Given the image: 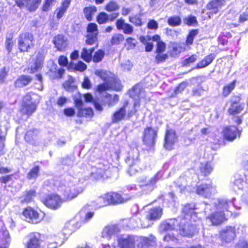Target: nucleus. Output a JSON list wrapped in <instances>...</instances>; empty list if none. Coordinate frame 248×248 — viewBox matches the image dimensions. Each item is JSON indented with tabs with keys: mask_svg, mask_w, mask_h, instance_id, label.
<instances>
[{
	"mask_svg": "<svg viewBox=\"0 0 248 248\" xmlns=\"http://www.w3.org/2000/svg\"><path fill=\"white\" fill-rule=\"evenodd\" d=\"M230 205H233L232 202H228L226 200H219L218 202L217 209L222 210L220 212H217L206 217V221L210 222L212 225H218L221 224L224 219V210L228 211Z\"/></svg>",
	"mask_w": 248,
	"mask_h": 248,
	"instance_id": "f257e3e1",
	"label": "nucleus"
},
{
	"mask_svg": "<svg viewBox=\"0 0 248 248\" xmlns=\"http://www.w3.org/2000/svg\"><path fill=\"white\" fill-rule=\"evenodd\" d=\"M125 162L128 165L127 173L131 176L140 171V161L139 158V152L137 148L132 149L128 154Z\"/></svg>",
	"mask_w": 248,
	"mask_h": 248,
	"instance_id": "f03ea898",
	"label": "nucleus"
},
{
	"mask_svg": "<svg viewBox=\"0 0 248 248\" xmlns=\"http://www.w3.org/2000/svg\"><path fill=\"white\" fill-rule=\"evenodd\" d=\"M158 180L157 175H155L152 177L143 175L138 178L139 186L146 193L151 192L154 189Z\"/></svg>",
	"mask_w": 248,
	"mask_h": 248,
	"instance_id": "7ed1b4c3",
	"label": "nucleus"
},
{
	"mask_svg": "<svg viewBox=\"0 0 248 248\" xmlns=\"http://www.w3.org/2000/svg\"><path fill=\"white\" fill-rule=\"evenodd\" d=\"M33 36L29 32L21 33L18 39V47L21 51H27L33 46Z\"/></svg>",
	"mask_w": 248,
	"mask_h": 248,
	"instance_id": "20e7f679",
	"label": "nucleus"
},
{
	"mask_svg": "<svg viewBox=\"0 0 248 248\" xmlns=\"http://www.w3.org/2000/svg\"><path fill=\"white\" fill-rule=\"evenodd\" d=\"M193 222L186 219H180L179 222V233L184 236L192 237L196 232Z\"/></svg>",
	"mask_w": 248,
	"mask_h": 248,
	"instance_id": "39448f33",
	"label": "nucleus"
},
{
	"mask_svg": "<svg viewBox=\"0 0 248 248\" xmlns=\"http://www.w3.org/2000/svg\"><path fill=\"white\" fill-rule=\"evenodd\" d=\"M111 89L114 91H119L121 89L120 81L115 78H111L107 82L98 86L97 91L102 92L106 90Z\"/></svg>",
	"mask_w": 248,
	"mask_h": 248,
	"instance_id": "423d86ee",
	"label": "nucleus"
},
{
	"mask_svg": "<svg viewBox=\"0 0 248 248\" xmlns=\"http://www.w3.org/2000/svg\"><path fill=\"white\" fill-rule=\"evenodd\" d=\"M235 237V228L228 226L220 232L219 238L223 244L231 242Z\"/></svg>",
	"mask_w": 248,
	"mask_h": 248,
	"instance_id": "0eeeda50",
	"label": "nucleus"
},
{
	"mask_svg": "<svg viewBox=\"0 0 248 248\" xmlns=\"http://www.w3.org/2000/svg\"><path fill=\"white\" fill-rule=\"evenodd\" d=\"M156 136L157 131L156 130L152 127H147L145 129L144 131L143 142L149 147L153 146L155 144Z\"/></svg>",
	"mask_w": 248,
	"mask_h": 248,
	"instance_id": "6e6552de",
	"label": "nucleus"
},
{
	"mask_svg": "<svg viewBox=\"0 0 248 248\" xmlns=\"http://www.w3.org/2000/svg\"><path fill=\"white\" fill-rule=\"evenodd\" d=\"M108 169L107 164L103 162H98L95 166L92 167L91 175L95 179H99L103 177L106 170Z\"/></svg>",
	"mask_w": 248,
	"mask_h": 248,
	"instance_id": "1a4fd4ad",
	"label": "nucleus"
},
{
	"mask_svg": "<svg viewBox=\"0 0 248 248\" xmlns=\"http://www.w3.org/2000/svg\"><path fill=\"white\" fill-rule=\"evenodd\" d=\"M87 31L88 34L86 36V43L89 45H93L97 39V35L98 33L97 25L93 23L89 24Z\"/></svg>",
	"mask_w": 248,
	"mask_h": 248,
	"instance_id": "9d476101",
	"label": "nucleus"
},
{
	"mask_svg": "<svg viewBox=\"0 0 248 248\" xmlns=\"http://www.w3.org/2000/svg\"><path fill=\"white\" fill-rule=\"evenodd\" d=\"M62 202L63 201L59 195L51 194L46 197L44 201V203L48 208L56 209L60 207Z\"/></svg>",
	"mask_w": 248,
	"mask_h": 248,
	"instance_id": "9b49d317",
	"label": "nucleus"
},
{
	"mask_svg": "<svg viewBox=\"0 0 248 248\" xmlns=\"http://www.w3.org/2000/svg\"><path fill=\"white\" fill-rule=\"evenodd\" d=\"M83 191V189L78 186H72L66 187L63 189V197L65 200L70 201L76 198Z\"/></svg>",
	"mask_w": 248,
	"mask_h": 248,
	"instance_id": "f8f14e48",
	"label": "nucleus"
},
{
	"mask_svg": "<svg viewBox=\"0 0 248 248\" xmlns=\"http://www.w3.org/2000/svg\"><path fill=\"white\" fill-rule=\"evenodd\" d=\"M129 223L134 228H148L152 224L145 217H140L139 215H136L131 218Z\"/></svg>",
	"mask_w": 248,
	"mask_h": 248,
	"instance_id": "ddd939ff",
	"label": "nucleus"
},
{
	"mask_svg": "<svg viewBox=\"0 0 248 248\" xmlns=\"http://www.w3.org/2000/svg\"><path fill=\"white\" fill-rule=\"evenodd\" d=\"M120 248H134L135 237L134 235H122L118 239Z\"/></svg>",
	"mask_w": 248,
	"mask_h": 248,
	"instance_id": "4468645a",
	"label": "nucleus"
},
{
	"mask_svg": "<svg viewBox=\"0 0 248 248\" xmlns=\"http://www.w3.org/2000/svg\"><path fill=\"white\" fill-rule=\"evenodd\" d=\"M23 216L28 222L32 223H37L42 220L39 213L31 207L25 209L23 212Z\"/></svg>",
	"mask_w": 248,
	"mask_h": 248,
	"instance_id": "2eb2a0df",
	"label": "nucleus"
},
{
	"mask_svg": "<svg viewBox=\"0 0 248 248\" xmlns=\"http://www.w3.org/2000/svg\"><path fill=\"white\" fill-rule=\"evenodd\" d=\"M195 210V205L194 203H188L185 205L182 209L184 217L182 219H186L190 220L191 222H194L197 217Z\"/></svg>",
	"mask_w": 248,
	"mask_h": 248,
	"instance_id": "dca6fc26",
	"label": "nucleus"
},
{
	"mask_svg": "<svg viewBox=\"0 0 248 248\" xmlns=\"http://www.w3.org/2000/svg\"><path fill=\"white\" fill-rule=\"evenodd\" d=\"M215 188L210 184H202L199 186L196 189V193L205 198H209L215 193Z\"/></svg>",
	"mask_w": 248,
	"mask_h": 248,
	"instance_id": "f3484780",
	"label": "nucleus"
},
{
	"mask_svg": "<svg viewBox=\"0 0 248 248\" xmlns=\"http://www.w3.org/2000/svg\"><path fill=\"white\" fill-rule=\"evenodd\" d=\"M177 137L175 132L172 130H167L165 138L164 147L168 150H171L172 146L177 141Z\"/></svg>",
	"mask_w": 248,
	"mask_h": 248,
	"instance_id": "a211bd4d",
	"label": "nucleus"
},
{
	"mask_svg": "<svg viewBox=\"0 0 248 248\" xmlns=\"http://www.w3.org/2000/svg\"><path fill=\"white\" fill-rule=\"evenodd\" d=\"M41 0H16V4L20 7L25 6L30 11H35L39 6Z\"/></svg>",
	"mask_w": 248,
	"mask_h": 248,
	"instance_id": "6ab92c4d",
	"label": "nucleus"
},
{
	"mask_svg": "<svg viewBox=\"0 0 248 248\" xmlns=\"http://www.w3.org/2000/svg\"><path fill=\"white\" fill-rule=\"evenodd\" d=\"M107 198L108 205H116L124 203L126 200L123 198L122 195L116 192H109L107 194Z\"/></svg>",
	"mask_w": 248,
	"mask_h": 248,
	"instance_id": "aec40b11",
	"label": "nucleus"
},
{
	"mask_svg": "<svg viewBox=\"0 0 248 248\" xmlns=\"http://www.w3.org/2000/svg\"><path fill=\"white\" fill-rule=\"evenodd\" d=\"M144 91L143 90L142 85L140 84H138L136 85L132 89V90L130 91L129 94L130 97L136 99V97L139 99L145 98L146 99H149V97H147L145 95Z\"/></svg>",
	"mask_w": 248,
	"mask_h": 248,
	"instance_id": "412c9836",
	"label": "nucleus"
},
{
	"mask_svg": "<svg viewBox=\"0 0 248 248\" xmlns=\"http://www.w3.org/2000/svg\"><path fill=\"white\" fill-rule=\"evenodd\" d=\"M162 215V209L160 207H156L150 209L145 217L151 223V221L159 219Z\"/></svg>",
	"mask_w": 248,
	"mask_h": 248,
	"instance_id": "4be33fe9",
	"label": "nucleus"
},
{
	"mask_svg": "<svg viewBox=\"0 0 248 248\" xmlns=\"http://www.w3.org/2000/svg\"><path fill=\"white\" fill-rule=\"evenodd\" d=\"M116 25L118 30H123L124 33L131 34L134 31L133 27L130 24L125 23L124 19H119L116 23Z\"/></svg>",
	"mask_w": 248,
	"mask_h": 248,
	"instance_id": "5701e85b",
	"label": "nucleus"
},
{
	"mask_svg": "<svg viewBox=\"0 0 248 248\" xmlns=\"http://www.w3.org/2000/svg\"><path fill=\"white\" fill-rule=\"evenodd\" d=\"M40 234L33 233L30 234L29 241L27 243L26 248H40Z\"/></svg>",
	"mask_w": 248,
	"mask_h": 248,
	"instance_id": "b1692460",
	"label": "nucleus"
},
{
	"mask_svg": "<svg viewBox=\"0 0 248 248\" xmlns=\"http://www.w3.org/2000/svg\"><path fill=\"white\" fill-rule=\"evenodd\" d=\"M71 2V0H62L61 6L58 7L55 12L58 19H60L65 14L70 5Z\"/></svg>",
	"mask_w": 248,
	"mask_h": 248,
	"instance_id": "393cba45",
	"label": "nucleus"
},
{
	"mask_svg": "<svg viewBox=\"0 0 248 248\" xmlns=\"http://www.w3.org/2000/svg\"><path fill=\"white\" fill-rule=\"evenodd\" d=\"M238 133V130L236 127L232 126L224 129L223 135L226 140L232 141L236 138L237 133Z\"/></svg>",
	"mask_w": 248,
	"mask_h": 248,
	"instance_id": "a878e982",
	"label": "nucleus"
},
{
	"mask_svg": "<svg viewBox=\"0 0 248 248\" xmlns=\"http://www.w3.org/2000/svg\"><path fill=\"white\" fill-rule=\"evenodd\" d=\"M225 4L224 0H213L206 5V8L211 10L214 14H217L218 10Z\"/></svg>",
	"mask_w": 248,
	"mask_h": 248,
	"instance_id": "bb28decb",
	"label": "nucleus"
},
{
	"mask_svg": "<svg viewBox=\"0 0 248 248\" xmlns=\"http://www.w3.org/2000/svg\"><path fill=\"white\" fill-rule=\"evenodd\" d=\"M32 80L30 76L22 75L19 76L15 82V86L16 88H22L27 86Z\"/></svg>",
	"mask_w": 248,
	"mask_h": 248,
	"instance_id": "cd10ccee",
	"label": "nucleus"
},
{
	"mask_svg": "<svg viewBox=\"0 0 248 248\" xmlns=\"http://www.w3.org/2000/svg\"><path fill=\"white\" fill-rule=\"evenodd\" d=\"M127 105L128 103H125L122 108L113 114L112 118V122L113 123H117L124 119L126 116V108Z\"/></svg>",
	"mask_w": 248,
	"mask_h": 248,
	"instance_id": "c85d7f7f",
	"label": "nucleus"
},
{
	"mask_svg": "<svg viewBox=\"0 0 248 248\" xmlns=\"http://www.w3.org/2000/svg\"><path fill=\"white\" fill-rule=\"evenodd\" d=\"M44 59V56L42 53L39 52L37 54L34 62L31 67V73H34L42 67Z\"/></svg>",
	"mask_w": 248,
	"mask_h": 248,
	"instance_id": "c756f323",
	"label": "nucleus"
},
{
	"mask_svg": "<svg viewBox=\"0 0 248 248\" xmlns=\"http://www.w3.org/2000/svg\"><path fill=\"white\" fill-rule=\"evenodd\" d=\"M53 43L59 50H63L67 46L66 40L62 35H58L53 39Z\"/></svg>",
	"mask_w": 248,
	"mask_h": 248,
	"instance_id": "7c9ffc66",
	"label": "nucleus"
},
{
	"mask_svg": "<svg viewBox=\"0 0 248 248\" xmlns=\"http://www.w3.org/2000/svg\"><path fill=\"white\" fill-rule=\"evenodd\" d=\"M179 221L175 219H170L160 225V229L162 231L174 230L178 224Z\"/></svg>",
	"mask_w": 248,
	"mask_h": 248,
	"instance_id": "2f4dec72",
	"label": "nucleus"
},
{
	"mask_svg": "<svg viewBox=\"0 0 248 248\" xmlns=\"http://www.w3.org/2000/svg\"><path fill=\"white\" fill-rule=\"evenodd\" d=\"M216 55L214 53H211L204 58L203 60L199 62L196 65L195 68H203L209 65L215 59Z\"/></svg>",
	"mask_w": 248,
	"mask_h": 248,
	"instance_id": "473e14b6",
	"label": "nucleus"
},
{
	"mask_svg": "<svg viewBox=\"0 0 248 248\" xmlns=\"http://www.w3.org/2000/svg\"><path fill=\"white\" fill-rule=\"evenodd\" d=\"M119 229L117 225H113L106 227L103 230V237H110L111 236L119 232Z\"/></svg>",
	"mask_w": 248,
	"mask_h": 248,
	"instance_id": "72a5a7b5",
	"label": "nucleus"
},
{
	"mask_svg": "<svg viewBox=\"0 0 248 248\" xmlns=\"http://www.w3.org/2000/svg\"><path fill=\"white\" fill-rule=\"evenodd\" d=\"M35 191L34 190H30L27 191L26 194L20 197V201L21 203H29L32 201L35 197Z\"/></svg>",
	"mask_w": 248,
	"mask_h": 248,
	"instance_id": "f704fd0d",
	"label": "nucleus"
},
{
	"mask_svg": "<svg viewBox=\"0 0 248 248\" xmlns=\"http://www.w3.org/2000/svg\"><path fill=\"white\" fill-rule=\"evenodd\" d=\"M36 105L34 103H31V104H26L23 105L21 109V111L23 113L27 115H31L36 110Z\"/></svg>",
	"mask_w": 248,
	"mask_h": 248,
	"instance_id": "c9c22d12",
	"label": "nucleus"
},
{
	"mask_svg": "<svg viewBox=\"0 0 248 248\" xmlns=\"http://www.w3.org/2000/svg\"><path fill=\"white\" fill-rule=\"evenodd\" d=\"M142 14H137L129 17V21L136 26L141 27L144 24L142 21L141 16Z\"/></svg>",
	"mask_w": 248,
	"mask_h": 248,
	"instance_id": "e433bc0d",
	"label": "nucleus"
},
{
	"mask_svg": "<svg viewBox=\"0 0 248 248\" xmlns=\"http://www.w3.org/2000/svg\"><path fill=\"white\" fill-rule=\"evenodd\" d=\"M74 79L72 77H69L62 86L66 91L72 92L77 89V86L74 85Z\"/></svg>",
	"mask_w": 248,
	"mask_h": 248,
	"instance_id": "4c0bfd02",
	"label": "nucleus"
},
{
	"mask_svg": "<svg viewBox=\"0 0 248 248\" xmlns=\"http://www.w3.org/2000/svg\"><path fill=\"white\" fill-rule=\"evenodd\" d=\"M96 11L95 6L86 7L84 8L83 13L87 20L91 21L93 19V16Z\"/></svg>",
	"mask_w": 248,
	"mask_h": 248,
	"instance_id": "58836bf2",
	"label": "nucleus"
},
{
	"mask_svg": "<svg viewBox=\"0 0 248 248\" xmlns=\"http://www.w3.org/2000/svg\"><path fill=\"white\" fill-rule=\"evenodd\" d=\"M78 116L79 117H85L86 118H91L93 116V111L91 108H78Z\"/></svg>",
	"mask_w": 248,
	"mask_h": 248,
	"instance_id": "ea45409f",
	"label": "nucleus"
},
{
	"mask_svg": "<svg viewBox=\"0 0 248 248\" xmlns=\"http://www.w3.org/2000/svg\"><path fill=\"white\" fill-rule=\"evenodd\" d=\"M236 85V81L234 80L232 82L226 84L223 89L222 95L224 97H227L234 89Z\"/></svg>",
	"mask_w": 248,
	"mask_h": 248,
	"instance_id": "a19ab883",
	"label": "nucleus"
},
{
	"mask_svg": "<svg viewBox=\"0 0 248 248\" xmlns=\"http://www.w3.org/2000/svg\"><path fill=\"white\" fill-rule=\"evenodd\" d=\"M40 171L39 166H35L32 168L27 175V178L29 180H35L38 176Z\"/></svg>",
	"mask_w": 248,
	"mask_h": 248,
	"instance_id": "79ce46f5",
	"label": "nucleus"
},
{
	"mask_svg": "<svg viewBox=\"0 0 248 248\" xmlns=\"http://www.w3.org/2000/svg\"><path fill=\"white\" fill-rule=\"evenodd\" d=\"M181 18L178 16H171L168 19V23L171 26L175 27L179 26L181 25Z\"/></svg>",
	"mask_w": 248,
	"mask_h": 248,
	"instance_id": "37998d69",
	"label": "nucleus"
},
{
	"mask_svg": "<svg viewBox=\"0 0 248 248\" xmlns=\"http://www.w3.org/2000/svg\"><path fill=\"white\" fill-rule=\"evenodd\" d=\"M201 171L204 175H209L213 170V168L209 163L201 164L200 166Z\"/></svg>",
	"mask_w": 248,
	"mask_h": 248,
	"instance_id": "c03bdc74",
	"label": "nucleus"
},
{
	"mask_svg": "<svg viewBox=\"0 0 248 248\" xmlns=\"http://www.w3.org/2000/svg\"><path fill=\"white\" fill-rule=\"evenodd\" d=\"M93 50V48H90L89 50L86 48H83L81 52V58L86 62H90L92 59V54Z\"/></svg>",
	"mask_w": 248,
	"mask_h": 248,
	"instance_id": "a18cd8bd",
	"label": "nucleus"
},
{
	"mask_svg": "<svg viewBox=\"0 0 248 248\" xmlns=\"http://www.w3.org/2000/svg\"><path fill=\"white\" fill-rule=\"evenodd\" d=\"M184 23L188 26H196L198 25V21L196 16H189L183 18Z\"/></svg>",
	"mask_w": 248,
	"mask_h": 248,
	"instance_id": "49530a36",
	"label": "nucleus"
},
{
	"mask_svg": "<svg viewBox=\"0 0 248 248\" xmlns=\"http://www.w3.org/2000/svg\"><path fill=\"white\" fill-rule=\"evenodd\" d=\"M95 202L96 203V208H101L102 207L108 205V199L107 198V194L104 195L103 196L99 197L96 199Z\"/></svg>",
	"mask_w": 248,
	"mask_h": 248,
	"instance_id": "de8ad7c7",
	"label": "nucleus"
},
{
	"mask_svg": "<svg viewBox=\"0 0 248 248\" xmlns=\"http://www.w3.org/2000/svg\"><path fill=\"white\" fill-rule=\"evenodd\" d=\"M243 108V107L240 104H231L228 111L230 114L233 115L239 113Z\"/></svg>",
	"mask_w": 248,
	"mask_h": 248,
	"instance_id": "09e8293b",
	"label": "nucleus"
},
{
	"mask_svg": "<svg viewBox=\"0 0 248 248\" xmlns=\"http://www.w3.org/2000/svg\"><path fill=\"white\" fill-rule=\"evenodd\" d=\"M199 31L198 29H193L190 31L186 39V44L188 45L192 44L195 37L198 34Z\"/></svg>",
	"mask_w": 248,
	"mask_h": 248,
	"instance_id": "8fccbe9b",
	"label": "nucleus"
},
{
	"mask_svg": "<svg viewBox=\"0 0 248 248\" xmlns=\"http://www.w3.org/2000/svg\"><path fill=\"white\" fill-rule=\"evenodd\" d=\"M124 40V36L122 34H115L113 35L111 40V44L112 45H118L123 42Z\"/></svg>",
	"mask_w": 248,
	"mask_h": 248,
	"instance_id": "3c124183",
	"label": "nucleus"
},
{
	"mask_svg": "<svg viewBox=\"0 0 248 248\" xmlns=\"http://www.w3.org/2000/svg\"><path fill=\"white\" fill-rule=\"evenodd\" d=\"M37 134L38 130L37 129H33L32 130H30L26 133L25 136V139L28 142L34 140Z\"/></svg>",
	"mask_w": 248,
	"mask_h": 248,
	"instance_id": "603ef678",
	"label": "nucleus"
},
{
	"mask_svg": "<svg viewBox=\"0 0 248 248\" xmlns=\"http://www.w3.org/2000/svg\"><path fill=\"white\" fill-rule=\"evenodd\" d=\"M95 74L97 76L99 77L101 79L107 82L109 78H110L111 77H109L107 71L102 70H97L95 72Z\"/></svg>",
	"mask_w": 248,
	"mask_h": 248,
	"instance_id": "864d4df0",
	"label": "nucleus"
},
{
	"mask_svg": "<svg viewBox=\"0 0 248 248\" xmlns=\"http://www.w3.org/2000/svg\"><path fill=\"white\" fill-rule=\"evenodd\" d=\"M204 92V90L202 86L201 85H198L192 89L191 94L193 96L199 97L202 96Z\"/></svg>",
	"mask_w": 248,
	"mask_h": 248,
	"instance_id": "5fc2aeb1",
	"label": "nucleus"
},
{
	"mask_svg": "<svg viewBox=\"0 0 248 248\" xmlns=\"http://www.w3.org/2000/svg\"><path fill=\"white\" fill-rule=\"evenodd\" d=\"M73 99L74 100L76 107L77 108H78L82 107L83 102L82 100V95L80 93H76L73 97Z\"/></svg>",
	"mask_w": 248,
	"mask_h": 248,
	"instance_id": "6e6d98bb",
	"label": "nucleus"
},
{
	"mask_svg": "<svg viewBox=\"0 0 248 248\" xmlns=\"http://www.w3.org/2000/svg\"><path fill=\"white\" fill-rule=\"evenodd\" d=\"M119 9V5L114 1H110L106 6V10L108 12H113Z\"/></svg>",
	"mask_w": 248,
	"mask_h": 248,
	"instance_id": "4d7b16f0",
	"label": "nucleus"
},
{
	"mask_svg": "<svg viewBox=\"0 0 248 248\" xmlns=\"http://www.w3.org/2000/svg\"><path fill=\"white\" fill-rule=\"evenodd\" d=\"M108 15L105 12L100 13L97 16V21L99 24H104L108 20Z\"/></svg>",
	"mask_w": 248,
	"mask_h": 248,
	"instance_id": "13d9d810",
	"label": "nucleus"
},
{
	"mask_svg": "<svg viewBox=\"0 0 248 248\" xmlns=\"http://www.w3.org/2000/svg\"><path fill=\"white\" fill-rule=\"evenodd\" d=\"M73 225L70 223H68L65 224L63 229L62 230V233L63 235L66 236L67 235H69L71 234L74 231L73 229Z\"/></svg>",
	"mask_w": 248,
	"mask_h": 248,
	"instance_id": "bf43d9fd",
	"label": "nucleus"
},
{
	"mask_svg": "<svg viewBox=\"0 0 248 248\" xmlns=\"http://www.w3.org/2000/svg\"><path fill=\"white\" fill-rule=\"evenodd\" d=\"M198 58V56L196 54H193L189 57L186 58L182 62V65L185 66H187L191 63L194 62Z\"/></svg>",
	"mask_w": 248,
	"mask_h": 248,
	"instance_id": "052dcab7",
	"label": "nucleus"
},
{
	"mask_svg": "<svg viewBox=\"0 0 248 248\" xmlns=\"http://www.w3.org/2000/svg\"><path fill=\"white\" fill-rule=\"evenodd\" d=\"M12 38L13 35L12 34H10L6 36L5 42L6 48L9 52L11 51L12 48L14 45Z\"/></svg>",
	"mask_w": 248,
	"mask_h": 248,
	"instance_id": "680f3d73",
	"label": "nucleus"
},
{
	"mask_svg": "<svg viewBox=\"0 0 248 248\" xmlns=\"http://www.w3.org/2000/svg\"><path fill=\"white\" fill-rule=\"evenodd\" d=\"M104 56V52L101 50L96 52L93 56V60L95 62H97L102 60Z\"/></svg>",
	"mask_w": 248,
	"mask_h": 248,
	"instance_id": "e2e57ef3",
	"label": "nucleus"
},
{
	"mask_svg": "<svg viewBox=\"0 0 248 248\" xmlns=\"http://www.w3.org/2000/svg\"><path fill=\"white\" fill-rule=\"evenodd\" d=\"M135 39L132 37H128L126 40L125 46L127 50L132 49L135 48L136 43Z\"/></svg>",
	"mask_w": 248,
	"mask_h": 248,
	"instance_id": "0e129e2a",
	"label": "nucleus"
},
{
	"mask_svg": "<svg viewBox=\"0 0 248 248\" xmlns=\"http://www.w3.org/2000/svg\"><path fill=\"white\" fill-rule=\"evenodd\" d=\"M166 49V45L162 41H158L157 43V48L156 52L157 53H161L164 52Z\"/></svg>",
	"mask_w": 248,
	"mask_h": 248,
	"instance_id": "69168bd1",
	"label": "nucleus"
},
{
	"mask_svg": "<svg viewBox=\"0 0 248 248\" xmlns=\"http://www.w3.org/2000/svg\"><path fill=\"white\" fill-rule=\"evenodd\" d=\"M248 20V11L247 10L246 11L240 14L239 18V22L243 23Z\"/></svg>",
	"mask_w": 248,
	"mask_h": 248,
	"instance_id": "338daca9",
	"label": "nucleus"
},
{
	"mask_svg": "<svg viewBox=\"0 0 248 248\" xmlns=\"http://www.w3.org/2000/svg\"><path fill=\"white\" fill-rule=\"evenodd\" d=\"M235 248H248V242L246 240H240L237 244Z\"/></svg>",
	"mask_w": 248,
	"mask_h": 248,
	"instance_id": "774afa93",
	"label": "nucleus"
}]
</instances>
